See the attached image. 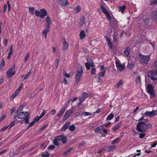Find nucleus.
I'll list each match as a JSON object with an SVG mask.
<instances>
[{
	"label": "nucleus",
	"mask_w": 157,
	"mask_h": 157,
	"mask_svg": "<svg viewBox=\"0 0 157 157\" xmlns=\"http://www.w3.org/2000/svg\"><path fill=\"white\" fill-rule=\"evenodd\" d=\"M157 4V0H150V5Z\"/></svg>",
	"instance_id": "nucleus-40"
},
{
	"label": "nucleus",
	"mask_w": 157,
	"mask_h": 157,
	"mask_svg": "<svg viewBox=\"0 0 157 157\" xmlns=\"http://www.w3.org/2000/svg\"><path fill=\"white\" fill-rule=\"evenodd\" d=\"M50 154L48 151H45L41 154V156L43 157H49Z\"/></svg>",
	"instance_id": "nucleus-25"
},
{
	"label": "nucleus",
	"mask_w": 157,
	"mask_h": 157,
	"mask_svg": "<svg viewBox=\"0 0 157 157\" xmlns=\"http://www.w3.org/2000/svg\"><path fill=\"white\" fill-rule=\"evenodd\" d=\"M25 112H21L19 113H18L17 117L18 119H23L25 116V115H26Z\"/></svg>",
	"instance_id": "nucleus-17"
},
{
	"label": "nucleus",
	"mask_w": 157,
	"mask_h": 157,
	"mask_svg": "<svg viewBox=\"0 0 157 157\" xmlns=\"http://www.w3.org/2000/svg\"><path fill=\"white\" fill-rule=\"evenodd\" d=\"M146 129V124L142 122H139L136 125V130L140 132H144Z\"/></svg>",
	"instance_id": "nucleus-4"
},
{
	"label": "nucleus",
	"mask_w": 157,
	"mask_h": 157,
	"mask_svg": "<svg viewBox=\"0 0 157 157\" xmlns=\"http://www.w3.org/2000/svg\"><path fill=\"white\" fill-rule=\"evenodd\" d=\"M74 149L73 147H71L66 150L63 153V155H66L71 152Z\"/></svg>",
	"instance_id": "nucleus-21"
},
{
	"label": "nucleus",
	"mask_w": 157,
	"mask_h": 157,
	"mask_svg": "<svg viewBox=\"0 0 157 157\" xmlns=\"http://www.w3.org/2000/svg\"><path fill=\"white\" fill-rule=\"evenodd\" d=\"M123 83V81L122 80H120L119 82L116 84L115 86V88H118Z\"/></svg>",
	"instance_id": "nucleus-29"
},
{
	"label": "nucleus",
	"mask_w": 157,
	"mask_h": 157,
	"mask_svg": "<svg viewBox=\"0 0 157 157\" xmlns=\"http://www.w3.org/2000/svg\"><path fill=\"white\" fill-rule=\"evenodd\" d=\"M107 44L109 48L112 49L113 48L112 45L110 40L108 38H107Z\"/></svg>",
	"instance_id": "nucleus-33"
},
{
	"label": "nucleus",
	"mask_w": 157,
	"mask_h": 157,
	"mask_svg": "<svg viewBox=\"0 0 157 157\" xmlns=\"http://www.w3.org/2000/svg\"><path fill=\"white\" fill-rule=\"evenodd\" d=\"M80 20L81 25H82L86 23V19L84 16L82 17Z\"/></svg>",
	"instance_id": "nucleus-27"
},
{
	"label": "nucleus",
	"mask_w": 157,
	"mask_h": 157,
	"mask_svg": "<svg viewBox=\"0 0 157 157\" xmlns=\"http://www.w3.org/2000/svg\"><path fill=\"white\" fill-rule=\"evenodd\" d=\"M121 127V123H118L117 124L116 126L114 127H113L112 128V130L113 131L115 132L118 129L120 128Z\"/></svg>",
	"instance_id": "nucleus-19"
},
{
	"label": "nucleus",
	"mask_w": 157,
	"mask_h": 157,
	"mask_svg": "<svg viewBox=\"0 0 157 157\" xmlns=\"http://www.w3.org/2000/svg\"><path fill=\"white\" fill-rule=\"evenodd\" d=\"M46 23L45 24L46 27L49 28L51 25L52 23L50 17L47 16V18L45 19Z\"/></svg>",
	"instance_id": "nucleus-9"
},
{
	"label": "nucleus",
	"mask_w": 157,
	"mask_h": 157,
	"mask_svg": "<svg viewBox=\"0 0 157 157\" xmlns=\"http://www.w3.org/2000/svg\"><path fill=\"white\" fill-rule=\"evenodd\" d=\"M103 126L102 125L96 128H95L94 129V131L95 133H100L101 132V131L103 129Z\"/></svg>",
	"instance_id": "nucleus-15"
},
{
	"label": "nucleus",
	"mask_w": 157,
	"mask_h": 157,
	"mask_svg": "<svg viewBox=\"0 0 157 157\" xmlns=\"http://www.w3.org/2000/svg\"><path fill=\"white\" fill-rule=\"evenodd\" d=\"M12 72H9L8 73V71L6 73V76L8 79L10 78L12 76Z\"/></svg>",
	"instance_id": "nucleus-44"
},
{
	"label": "nucleus",
	"mask_w": 157,
	"mask_h": 157,
	"mask_svg": "<svg viewBox=\"0 0 157 157\" xmlns=\"http://www.w3.org/2000/svg\"><path fill=\"white\" fill-rule=\"evenodd\" d=\"M70 122L68 121L61 128V131L62 132H64L70 126Z\"/></svg>",
	"instance_id": "nucleus-14"
},
{
	"label": "nucleus",
	"mask_w": 157,
	"mask_h": 157,
	"mask_svg": "<svg viewBox=\"0 0 157 157\" xmlns=\"http://www.w3.org/2000/svg\"><path fill=\"white\" fill-rule=\"evenodd\" d=\"M81 10V7L79 6H78L74 10L73 12L75 13H78Z\"/></svg>",
	"instance_id": "nucleus-23"
},
{
	"label": "nucleus",
	"mask_w": 157,
	"mask_h": 157,
	"mask_svg": "<svg viewBox=\"0 0 157 157\" xmlns=\"http://www.w3.org/2000/svg\"><path fill=\"white\" fill-rule=\"evenodd\" d=\"M100 8L101 9L102 12L105 14L107 20L110 21L111 19L110 15L105 7L102 5H101L100 6Z\"/></svg>",
	"instance_id": "nucleus-6"
},
{
	"label": "nucleus",
	"mask_w": 157,
	"mask_h": 157,
	"mask_svg": "<svg viewBox=\"0 0 157 157\" xmlns=\"http://www.w3.org/2000/svg\"><path fill=\"white\" fill-rule=\"evenodd\" d=\"M29 57V53H27L26 54V56L24 59V62H25L27 61Z\"/></svg>",
	"instance_id": "nucleus-50"
},
{
	"label": "nucleus",
	"mask_w": 157,
	"mask_h": 157,
	"mask_svg": "<svg viewBox=\"0 0 157 157\" xmlns=\"http://www.w3.org/2000/svg\"><path fill=\"white\" fill-rule=\"evenodd\" d=\"M80 39H82L86 36L83 30L81 31L80 33Z\"/></svg>",
	"instance_id": "nucleus-24"
},
{
	"label": "nucleus",
	"mask_w": 157,
	"mask_h": 157,
	"mask_svg": "<svg viewBox=\"0 0 157 157\" xmlns=\"http://www.w3.org/2000/svg\"><path fill=\"white\" fill-rule=\"evenodd\" d=\"M24 107V106L23 105H21L17 109L18 110V111L20 110V111H21L23 110Z\"/></svg>",
	"instance_id": "nucleus-62"
},
{
	"label": "nucleus",
	"mask_w": 157,
	"mask_h": 157,
	"mask_svg": "<svg viewBox=\"0 0 157 157\" xmlns=\"http://www.w3.org/2000/svg\"><path fill=\"white\" fill-rule=\"evenodd\" d=\"M58 140L56 139L55 137L54 140H53V143L54 145L56 146H58L59 145V143L58 142Z\"/></svg>",
	"instance_id": "nucleus-39"
},
{
	"label": "nucleus",
	"mask_w": 157,
	"mask_h": 157,
	"mask_svg": "<svg viewBox=\"0 0 157 157\" xmlns=\"http://www.w3.org/2000/svg\"><path fill=\"white\" fill-rule=\"evenodd\" d=\"M151 16L153 18L156 19L157 18V10H155L153 11L151 13Z\"/></svg>",
	"instance_id": "nucleus-26"
},
{
	"label": "nucleus",
	"mask_w": 157,
	"mask_h": 157,
	"mask_svg": "<svg viewBox=\"0 0 157 157\" xmlns=\"http://www.w3.org/2000/svg\"><path fill=\"white\" fill-rule=\"evenodd\" d=\"M55 147V146L53 145H50L48 147V149H53Z\"/></svg>",
	"instance_id": "nucleus-59"
},
{
	"label": "nucleus",
	"mask_w": 157,
	"mask_h": 157,
	"mask_svg": "<svg viewBox=\"0 0 157 157\" xmlns=\"http://www.w3.org/2000/svg\"><path fill=\"white\" fill-rule=\"evenodd\" d=\"M50 30L49 28L46 27V29L43 30L42 31V33L44 34H47Z\"/></svg>",
	"instance_id": "nucleus-34"
},
{
	"label": "nucleus",
	"mask_w": 157,
	"mask_h": 157,
	"mask_svg": "<svg viewBox=\"0 0 157 157\" xmlns=\"http://www.w3.org/2000/svg\"><path fill=\"white\" fill-rule=\"evenodd\" d=\"M134 67V64L132 63L128 64V68L130 69H132Z\"/></svg>",
	"instance_id": "nucleus-46"
},
{
	"label": "nucleus",
	"mask_w": 157,
	"mask_h": 157,
	"mask_svg": "<svg viewBox=\"0 0 157 157\" xmlns=\"http://www.w3.org/2000/svg\"><path fill=\"white\" fill-rule=\"evenodd\" d=\"M146 134L144 133H140L139 134V137L140 139L144 138L146 136Z\"/></svg>",
	"instance_id": "nucleus-51"
},
{
	"label": "nucleus",
	"mask_w": 157,
	"mask_h": 157,
	"mask_svg": "<svg viewBox=\"0 0 157 157\" xmlns=\"http://www.w3.org/2000/svg\"><path fill=\"white\" fill-rule=\"evenodd\" d=\"M146 89L147 92L149 94L150 98H154L155 97L154 87L151 84H148L146 86Z\"/></svg>",
	"instance_id": "nucleus-3"
},
{
	"label": "nucleus",
	"mask_w": 157,
	"mask_h": 157,
	"mask_svg": "<svg viewBox=\"0 0 157 157\" xmlns=\"http://www.w3.org/2000/svg\"><path fill=\"white\" fill-rule=\"evenodd\" d=\"M58 2L61 5L63 6H67L69 4L68 0H58Z\"/></svg>",
	"instance_id": "nucleus-10"
},
{
	"label": "nucleus",
	"mask_w": 157,
	"mask_h": 157,
	"mask_svg": "<svg viewBox=\"0 0 157 157\" xmlns=\"http://www.w3.org/2000/svg\"><path fill=\"white\" fill-rule=\"evenodd\" d=\"M47 110H44L42 113L40 114V118H42L44 116L46 113Z\"/></svg>",
	"instance_id": "nucleus-52"
},
{
	"label": "nucleus",
	"mask_w": 157,
	"mask_h": 157,
	"mask_svg": "<svg viewBox=\"0 0 157 157\" xmlns=\"http://www.w3.org/2000/svg\"><path fill=\"white\" fill-rule=\"evenodd\" d=\"M18 110L17 109V110L15 111V115L13 116V119H15L17 116L18 115Z\"/></svg>",
	"instance_id": "nucleus-58"
},
{
	"label": "nucleus",
	"mask_w": 157,
	"mask_h": 157,
	"mask_svg": "<svg viewBox=\"0 0 157 157\" xmlns=\"http://www.w3.org/2000/svg\"><path fill=\"white\" fill-rule=\"evenodd\" d=\"M35 13V15L38 17H40L41 18V15L40 11L39 12V11L36 10L34 12Z\"/></svg>",
	"instance_id": "nucleus-36"
},
{
	"label": "nucleus",
	"mask_w": 157,
	"mask_h": 157,
	"mask_svg": "<svg viewBox=\"0 0 157 157\" xmlns=\"http://www.w3.org/2000/svg\"><path fill=\"white\" fill-rule=\"evenodd\" d=\"M115 64L117 70L120 71H121L124 70L125 66L124 64H121L119 61H116L115 62Z\"/></svg>",
	"instance_id": "nucleus-7"
},
{
	"label": "nucleus",
	"mask_w": 157,
	"mask_h": 157,
	"mask_svg": "<svg viewBox=\"0 0 157 157\" xmlns=\"http://www.w3.org/2000/svg\"><path fill=\"white\" fill-rule=\"evenodd\" d=\"M67 107V104L65 105L60 110L59 112V113L57 116L59 117L61 116L64 113L65 110H66Z\"/></svg>",
	"instance_id": "nucleus-11"
},
{
	"label": "nucleus",
	"mask_w": 157,
	"mask_h": 157,
	"mask_svg": "<svg viewBox=\"0 0 157 157\" xmlns=\"http://www.w3.org/2000/svg\"><path fill=\"white\" fill-rule=\"evenodd\" d=\"M69 129L70 131H73L75 130V127L74 125H71L69 127Z\"/></svg>",
	"instance_id": "nucleus-37"
},
{
	"label": "nucleus",
	"mask_w": 157,
	"mask_h": 157,
	"mask_svg": "<svg viewBox=\"0 0 157 157\" xmlns=\"http://www.w3.org/2000/svg\"><path fill=\"white\" fill-rule=\"evenodd\" d=\"M34 10L35 9L34 7H30L29 8V11L31 14H34Z\"/></svg>",
	"instance_id": "nucleus-43"
},
{
	"label": "nucleus",
	"mask_w": 157,
	"mask_h": 157,
	"mask_svg": "<svg viewBox=\"0 0 157 157\" xmlns=\"http://www.w3.org/2000/svg\"><path fill=\"white\" fill-rule=\"evenodd\" d=\"M114 115L112 113H111L108 115L107 117L106 118V120L108 121H110L112 119Z\"/></svg>",
	"instance_id": "nucleus-31"
},
{
	"label": "nucleus",
	"mask_w": 157,
	"mask_h": 157,
	"mask_svg": "<svg viewBox=\"0 0 157 157\" xmlns=\"http://www.w3.org/2000/svg\"><path fill=\"white\" fill-rule=\"evenodd\" d=\"M105 70H104L98 75V76H99V78L98 77V79L99 81H100V78L103 77L104 76V75L105 74Z\"/></svg>",
	"instance_id": "nucleus-28"
},
{
	"label": "nucleus",
	"mask_w": 157,
	"mask_h": 157,
	"mask_svg": "<svg viewBox=\"0 0 157 157\" xmlns=\"http://www.w3.org/2000/svg\"><path fill=\"white\" fill-rule=\"evenodd\" d=\"M130 48L129 47H127L124 50V53L127 56H129V53L130 52Z\"/></svg>",
	"instance_id": "nucleus-22"
},
{
	"label": "nucleus",
	"mask_w": 157,
	"mask_h": 157,
	"mask_svg": "<svg viewBox=\"0 0 157 157\" xmlns=\"http://www.w3.org/2000/svg\"><path fill=\"white\" fill-rule=\"evenodd\" d=\"M41 118H40V116H37L36 117L33 121H34L35 122H37Z\"/></svg>",
	"instance_id": "nucleus-53"
},
{
	"label": "nucleus",
	"mask_w": 157,
	"mask_h": 157,
	"mask_svg": "<svg viewBox=\"0 0 157 157\" xmlns=\"http://www.w3.org/2000/svg\"><path fill=\"white\" fill-rule=\"evenodd\" d=\"M68 45L65 39L64 38V41L63 43L62 49L63 50H66L68 49Z\"/></svg>",
	"instance_id": "nucleus-13"
},
{
	"label": "nucleus",
	"mask_w": 157,
	"mask_h": 157,
	"mask_svg": "<svg viewBox=\"0 0 157 157\" xmlns=\"http://www.w3.org/2000/svg\"><path fill=\"white\" fill-rule=\"evenodd\" d=\"M149 79L150 81L154 82L155 84L157 82V70L151 71L148 73Z\"/></svg>",
	"instance_id": "nucleus-1"
},
{
	"label": "nucleus",
	"mask_w": 157,
	"mask_h": 157,
	"mask_svg": "<svg viewBox=\"0 0 157 157\" xmlns=\"http://www.w3.org/2000/svg\"><path fill=\"white\" fill-rule=\"evenodd\" d=\"M32 73L31 70H30L24 76V79L25 80Z\"/></svg>",
	"instance_id": "nucleus-41"
},
{
	"label": "nucleus",
	"mask_w": 157,
	"mask_h": 157,
	"mask_svg": "<svg viewBox=\"0 0 157 157\" xmlns=\"http://www.w3.org/2000/svg\"><path fill=\"white\" fill-rule=\"evenodd\" d=\"M155 111H152L151 112H146L145 113V115L146 116H149L150 117H151L152 116H153L155 115Z\"/></svg>",
	"instance_id": "nucleus-18"
},
{
	"label": "nucleus",
	"mask_w": 157,
	"mask_h": 157,
	"mask_svg": "<svg viewBox=\"0 0 157 157\" xmlns=\"http://www.w3.org/2000/svg\"><path fill=\"white\" fill-rule=\"evenodd\" d=\"M96 69L95 68H92L91 69V74L92 75H94L95 73Z\"/></svg>",
	"instance_id": "nucleus-57"
},
{
	"label": "nucleus",
	"mask_w": 157,
	"mask_h": 157,
	"mask_svg": "<svg viewBox=\"0 0 157 157\" xmlns=\"http://www.w3.org/2000/svg\"><path fill=\"white\" fill-rule=\"evenodd\" d=\"M59 59H56L55 62V66L57 68L58 67L59 64Z\"/></svg>",
	"instance_id": "nucleus-55"
},
{
	"label": "nucleus",
	"mask_w": 157,
	"mask_h": 157,
	"mask_svg": "<svg viewBox=\"0 0 157 157\" xmlns=\"http://www.w3.org/2000/svg\"><path fill=\"white\" fill-rule=\"evenodd\" d=\"M120 139V138H116L115 140H113L112 141V142L111 143V144H114L115 143H117L119 140Z\"/></svg>",
	"instance_id": "nucleus-47"
},
{
	"label": "nucleus",
	"mask_w": 157,
	"mask_h": 157,
	"mask_svg": "<svg viewBox=\"0 0 157 157\" xmlns=\"http://www.w3.org/2000/svg\"><path fill=\"white\" fill-rule=\"evenodd\" d=\"M85 65L87 70H89L90 69V66L89 63L87 62L86 63H85Z\"/></svg>",
	"instance_id": "nucleus-45"
},
{
	"label": "nucleus",
	"mask_w": 157,
	"mask_h": 157,
	"mask_svg": "<svg viewBox=\"0 0 157 157\" xmlns=\"http://www.w3.org/2000/svg\"><path fill=\"white\" fill-rule=\"evenodd\" d=\"M40 11L41 13V18H44V17L47 16V11L44 9H42L40 10Z\"/></svg>",
	"instance_id": "nucleus-12"
},
{
	"label": "nucleus",
	"mask_w": 157,
	"mask_h": 157,
	"mask_svg": "<svg viewBox=\"0 0 157 157\" xmlns=\"http://www.w3.org/2000/svg\"><path fill=\"white\" fill-rule=\"evenodd\" d=\"M83 72L82 67H80V70H77L75 75V82H76L78 83L80 80L82 75Z\"/></svg>",
	"instance_id": "nucleus-5"
},
{
	"label": "nucleus",
	"mask_w": 157,
	"mask_h": 157,
	"mask_svg": "<svg viewBox=\"0 0 157 157\" xmlns=\"http://www.w3.org/2000/svg\"><path fill=\"white\" fill-rule=\"evenodd\" d=\"M25 113H26L27 116L25 117L24 121H25V124H28L29 123V120L30 117L29 116V112H25Z\"/></svg>",
	"instance_id": "nucleus-16"
},
{
	"label": "nucleus",
	"mask_w": 157,
	"mask_h": 157,
	"mask_svg": "<svg viewBox=\"0 0 157 157\" xmlns=\"http://www.w3.org/2000/svg\"><path fill=\"white\" fill-rule=\"evenodd\" d=\"M48 126V125L47 124H45L44 126H42V127H41L40 129L39 130L40 131H42L43 130H44V129H45Z\"/></svg>",
	"instance_id": "nucleus-60"
},
{
	"label": "nucleus",
	"mask_w": 157,
	"mask_h": 157,
	"mask_svg": "<svg viewBox=\"0 0 157 157\" xmlns=\"http://www.w3.org/2000/svg\"><path fill=\"white\" fill-rule=\"evenodd\" d=\"M157 142L154 141V143L151 144V147H155L157 145Z\"/></svg>",
	"instance_id": "nucleus-64"
},
{
	"label": "nucleus",
	"mask_w": 157,
	"mask_h": 157,
	"mask_svg": "<svg viewBox=\"0 0 157 157\" xmlns=\"http://www.w3.org/2000/svg\"><path fill=\"white\" fill-rule=\"evenodd\" d=\"M126 6L124 5L122 6L119 7V11H121V13H123L126 8Z\"/></svg>",
	"instance_id": "nucleus-32"
},
{
	"label": "nucleus",
	"mask_w": 157,
	"mask_h": 157,
	"mask_svg": "<svg viewBox=\"0 0 157 157\" xmlns=\"http://www.w3.org/2000/svg\"><path fill=\"white\" fill-rule=\"evenodd\" d=\"M82 115H83L84 116H86L91 115V113H90L87 112H84L82 113Z\"/></svg>",
	"instance_id": "nucleus-49"
},
{
	"label": "nucleus",
	"mask_w": 157,
	"mask_h": 157,
	"mask_svg": "<svg viewBox=\"0 0 157 157\" xmlns=\"http://www.w3.org/2000/svg\"><path fill=\"white\" fill-rule=\"evenodd\" d=\"M88 96V94L85 92H83L82 93V97L81 98L83 99V101H84L87 98Z\"/></svg>",
	"instance_id": "nucleus-30"
},
{
	"label": "nucleus",
	"mask_w": 157,
	"mask_h": 157,
	"mask_svg": "<svg viewBox=\"0 0 157 157\" xmlns=\"http://www.w3.org/2000/svg\"><path fill=\"white\" fill-rule=\"evenodd\" d=\"M13 46L12 45L10 47V52L8 53V55H10L11 56V55L13 53Z\"/></svg>",
	"instance_id": "nucleus-54"
},
{
	"label": "nucleus",
	"mask_w": 157,
	"mask_h": 157,
	"mask_svg": "<svg viewBox=\"0 0 157 157\" xmlns=\"http://www.w3.org/2000/svg\"><path fill=\"white\" fill-rule=\"evenodd\" d=\"M139 62L142 64H147L150 59V57L148 55H144L141 53H139Z\"/></svg>",
	"instance_id": "nucleus-2"
},
{
	"label": "nucleus",
	"mask_w": 157,
	"mask_h": 157,
	"mask_svg": "<svg viewBox=\"0 0 157 157\" xmlns=\"http://www.w3.org/2000/svg\"><path fill=\"white\" fill-rule=\"evenodd\" d=\"M56 110L55 109H53L52 110L51 112V113L52 115H53L56 113Z\"/></svg>",
	"instance_id": "nucleus-63"
},
{
	"label": "nucleus",
	"mask_w": 157,
	"mask_h": 157,
	"mask_svg": "<svg viewBox=\"0 0 157 157\" xmlns=\"http://www.w3.org/2000/svg\"><path fill=\"white\" fill-rule=\"evenodd\" d=\"M5 61L3 60L2 63L0 64V69L2 70L4 67Z\"/></svg>",
	"instance_id": "nucleus-48"
},
{
	"label": "nucleus",
	"mask_w": 157,
	"mask_h": 157,
	"mask_svg": "<svg viewBox=\"0 0 157 157\" xmlns=\"http://www.w3.org/2000/svg\"><path fill=\"white\" fill-rule=\"evenodd\" d=\"M69 117V116H68L66 113L64 115L63 118V121H65L67 120Z\"/></svg>",
	"instance_id": "nucleus-56"
},
{
	"label": "nucleus",
	"mask_w": 157,
	"mask_h": 157,
	"mask_svg": "<svg viewBox=\"0 0 157 157\" xmlns=\"http://www.w3.org/2000/svg\"><path fill=\"white\" fill-rule=\"evenodd\" d=\"M73 111L72 110V109H70L67 110L66 112V114L69 116H70L73 113Z\"/></svg>",
	"instance_id": "nucleus-35"
},
{
	"label": "nucleus",
	"mask_w": 157,
	"mask_h": 157,
	"mask_svg": "<svg viewBox=\"0 0 157 157\" xmlns=\"http://www.w3.org/2000/svg\"><path fill=\"white\" fill-rule=\"evenodd\" d=\"M15 65H14L13 66H12L11 68H10L7 71H8V73L9 72H12V71L13 70L15 69Z\"/></svg>",
	"instance_id": "nucleus-42"
},
{
	"label": "nucleus",
	"mask_w": 157,
	"mask_h": 157,
	"mask_svg": "<svg viewBox=\"0 0 157 157\" xmlns=\"http://www.w3.org/2000/svg\"><path fill=\"white\" fill-rule=\"evenodd\" d=\"M56 139L58 140V141H60L61 140L63 144H65L67 142V138L64 135H59L56 136Z\"/></svg>",
	"instance_id": "nucleus-8"
},
{
	"label": "nucleus",
	"mask_w": 157,
	"mask_h": 157,
	"mask_svg": "<svg viewBox=\"0 0 157 157\" xmlns=\"http://www.w3.org/2000/svg\"><path fill=\"white\" fill-rule=\"evenodd\" d=\"M116 148L115 146L110 145L107 146L106 147V149L107 151L109 152L113 151Z\"/></svg>",
	"instance_id": "nucleus-20"
},
{
	"label": "nucleus",
	"mask_w": 157,
	"mask_h": 157,
	"mask_svg": "<svg viewBox=\"0 0 157 157\" xmlns=\"http://www.w3.org/2000/svg\"><path fill=\"white\" fill-rule=\"evenodd\" d=\"M110 124H111V122H109L108 123H105L102 124V125L103 126V128H104L105 126V127H107L108 126H109Z\"/></svg>",
	"instance_id": "nucleus-61"
},
{
	"label": "nucleus",
	"mask_w": 157,
	"mask_h": 157,
	"mask_svg": "<svg viewBox=\"0 0 157 157\" xmlns=\"http://www.w3.org/2000/svg\"><path fill=\"white\" fill-rule=\"evenodd\" d=\"M135 82L136 83L138 84L141 82V79L140 76H137L135 80Z\"/></svg>",
	"instance_id": "nucleus-38"
}]
</instances>
